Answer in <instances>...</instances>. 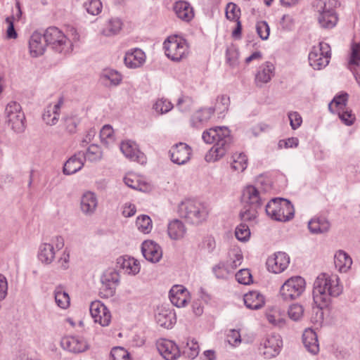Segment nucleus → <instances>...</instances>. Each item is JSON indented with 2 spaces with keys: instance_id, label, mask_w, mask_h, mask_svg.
Returning a JSON list of instances; mask_svg holds the SVG:
<instances>
[{
  "instance_id": "nucleus-1",
  "label": "nucleus",
  "mask_w": 360,
  "mask_h": 360,
  "mask_svg": "<svg viewBox=\"0 0 360 360\" xmlns=\"http://www.w3.org/2000/svg\"><path fill=\"white\" fill-rule=\"evenodd\" d=\"M342 292V286L337 275L321 274L314 283L313 299L320 309L327 307L332 297H337Z\"/></svg>"
},
{
  "instance_id": "nucleus-2",
  "label": "nucleus",
  "mask_w": 360,
  "mask_h": 360,
  "mask_svg": "<svg viewBox=\"0 0 360 360\" xmlns=\"http://www.w3.org/2000/svg\"><path fill=\"white\" fill-rule=\"evenodd\" d=\"M202 138L207 143H214L205 155L207 162H215L224 157L233 143L231 131L226 127L210 128L202 133Z\"/></svg>"
},
{
  "instance_id": "nucleus-3",
  "label": "nucleus",
  "mask_w": 360,
  "mask_h": 360,
  "mask_svg": "<svg viewBox=\"0 0 360 360\" xmlns=\"http://www.w3.org/2000/svg\"><path fill=\"white\" fill-rule=\"evenodd\" d=\"M340 3L337 0H315L312 8L315 13L319 26L326 30L335 27L339 20L337 8Z\"/></svg>"
},
{
  "instance_id": "nucleus-4",
  "label": "nucleus",
  "mask_w": 360,
  "mask_h": 360,
  "mask_svg": "<svg viewBox=\"0 0 360 360\" xmlns=\"http://www.w3.org/2000/svg\"><path fill=\"white\" fill-rule=\"evenodd\" d=\"M178 212L188 223L196 226L205 221L209 214L205 204L193 200L182 202L179 205Z\"/></svg>"
},
{
  "instance_id": "nucleus-5",
  "label": "nucleus",
  "mask_w": 360,
  "mask_h": 360,
  "mask_svg": "<svg viewBox=\"0 0 360 360\" xmlns=\"http://www.w3.org/2000/svg\"><path fill=\"white\" fill-rule=\"evenodd\" d=\"M265 211L272 219L288 221L295 214V209L290 200L285 198H273L266 205Z\"/></svg>"
},
{
  "instance_id": "nucleus-6",
  "label": "nucleus",
  "mask_w": 360,
  "mask_h": 360,
  "mask_svg": "<svg viewBox=\"0 0 360 360\" xmlns=\"http://www.w3.org/2000/svg\"><path fill=\"white\" fill-rule=\"evenodd\" d=\"M43 34L46 45L54 51L65 55L72 51V41L58 27H49Z\"/></svg>"
},
{
  "instance_id": "nucleus-7",
  "label": "nucleus",
  "mask_w": 360,
  "mask_h": 360,
  "mask_svg": "<svg viewBox=\"0 0 360 360\" xmlns=\"http://www.w3.org/2000/svg\"><path fill=\"white\" fill-rule=\"evenodd\" d=\"M165 55L173 61L179 62L188 53L186 41L176 36L169 37L164 42Z\"/></svg>"
},
{
  "instance_id": "nucleus-8",
  "label": "nucleus",
  "mask_w": 360,
  "mask_h": 360,
  "mask_svg": "<svg viewBox=\"0 0 360 360\" xmlns=\"http://www.w3.org/2000/svg\"><path fill=\"white\" fill-rule=\"evenodd\" d=\"M306 287L305 280L301 276H292L288 278L280 288V295L285 301H291L299 298Z\"/></svg>"
},
{
  "instance_id": "nucleus-9",
  "label": "nucleus",
  "mask_w": 360,
  "mask_h": 360,
  "mask_svg": "<svg viewBox=\"0 0 360 360\" xmlns=\"http://www.w3.org/2000/svg\"><path fill=\"white\" fill-rule=\"evenodd\" d=\"M283 341L279 335L272 334L264 338L258 347L259 354L266 359L276 357L281 352Z\"/></svg>"
},
{
  "instance_id": "nucleus-10",
  "label": "nucleus",
  "mask_w": 360,
  "mask_h": 360,
  "mask_svg": "<svg viewBox=\"0 0 360 360\" xmlns=\"http://www.w3.org/2000/svg\"><path fill=\"white\" fill-rule=\"evenodd\" d=\"M330 56V46L320 42L319 47H314L309 54V64L314 70H321L328 65Z\"/></svg>"
},
{
  "instance_id": "nucleus-11",
  "label": "nucleus",
  "mask_w": 360,
  "mask_h": 360,
  "mask_svg": "<svg viewBox=\"0 0 360 360\" xmlns=\"http://www.w3.org/2000/svg\"><path fill=\"white\" fill-rule=\"evenodd\" d=\"M90 313L95 323L101 326H108L111 321V314L107 307L101 301L96 300L91 303Z\"/></svg>"
},
{
  "instance_id": "nucleus-12",
  "label": "nucleus",
  "mask_w": 360,
  "mask_h": 360,
  "mask_svg": "<svg viewBox=\"0 0 360 360\" xmlns=\"http://www.w3.org/2000/svg\"><path fill=\"white\" fill-rule=\"evenodd\" d=\"M289 263V256L285 252H278L267 259L266 266L269 271L279 274L288 266Z\"/></svg>"
},
{
  "instance_id": "nucleus-13",
  "label": "nucleus",
  "mask_w": 360,
  "mask_h": 360,
  "mask_svg": "<svg viewBox=\"0 0 360 360\" xmlns=\"http://www.w3.org/2000/svg\"><path fill=\"white\" fill-rule=\"evenodd\" d=\"M171 160L177 165H184L191 158V148L185 143H178L169 150Z\"/></svg>"
},
{
  "instance_id": "nucleus-14",
  "label": "nucleus",
  "mask_w": 360,
  "mask_h": 360,
  "mask_svg": "<svg viewBox=\"0 0 360 360\" xmlns=\"http://www.w3.org/2000/svg\"><path fill=\"white\" fill-rule=\"evenodd\" d=\"M157 348L166 360H176L180 356V349L172 340L163 339L158 341Z\"/></svg>"
},
{
  "instance_id": "nucleus-15",
  "label": "nucleus",
  "mask_w": 360,
  "mask_h": 360,
  "mask_svg": "<svg viewBox=\"0 0 360 360\" xmlns=\"http://www.w3.org/2000/svg\"><path fill=\"white\" fill-rule=\"evenodd\" d=\"M141 252L145 259L152 263H156L162 257L160 246L153 240H145L141 245Z\"/></svg>"
},
{
  "instance_id": "nucleus-16",
  "label": "nucleus",
  "mask_w": 360,
  "mask_h": 360,
  "mask_svg": "<svg viewBox=\"0 0 360 360\" xmlns=\"http://www.w3.org/2000/svg\"><path fill=\"white\" fill-rule=\"evenodd\" d=\"M60 345L64 349L73 353L83 352L88 348V345L83 338L75 336L63 338Z\"/></svg>"
},
{
  "instance_id": "nucleus-17",
  "label": "nucleus",
  "mask_w": 360,
  "mask_h": 360,
  "mask_svg": "<svg viewBox=\"0 0 360 360\" xmlns=\"http://www.w3.org/2000/svg\"><path fill=\"white\" fill-rule=\"evenodd\" d=\"M189 292L183 285H174L169 290V300L177 307H184L188 300Z\"/></svg>"
},
{
  "instance_id": "nucleus-18",
  "label": "nucleus",
  "mask_w": 360,
  "mask_h": 360,
  "mask_svg": "<svg viewBox=\"0 0 360 360\" xmlns=\"http://www.w3.org/2000/svg\"><path fill=\"white\" fill-rule=\"evenodd\" d=\"M46 42L44 39V34L39 32H34L31 35L29 40V49L30 55L32 57H37L44 54Z\"/></svg>"
},
{
  "instance_id": "nucleus-19",
  "label": "nucleus",
  "mask_w": 360,
  "mask_h": 360,
  "mask_svg": "<svg viewBox=\"0 0 360 360\" xmlns=\"http://www.w3.org/2000/svg\"><path fill=\"white\" fill-rule=\"evenodd\" d=\"M120 150L126 158L132 161H136L141 164L146 162L144 154L141 152L134 142L123 141L120 145Z\"/></svg>"
},
{
  "instance_id": "nucleus-20",
  "label": "nucleus",
  "mask_w": 360,
  "mask_h": 360,
  "mask_svg": "<svg viewBox=\"0 0 360 360\" xmlns=\"http://www.w3.org/2000/svg\"><path fill=\"white\" fill-rule=\"evenodd\" d=\"M242 202L244 205L259 208L262 204L260 193L254 186H248L243 190Z\"/></svg>"
},
{
  "instance_id": "nucleus-21",
  "label": "nucleus",
  "mask_w": 360,
  "mask_h": 360,
  "mask_svg": "<svg viewBox=\"0 0 360 360\" xmlns=\"http://www.w3.org/2000/svg\"><path fill=\"white\" fill-rule=\"evenodd\" d=\"M116 267L127 274L135 275L140 271L138 261L133 257H127L126 256L117 259Z\"/></svg>"
},
{
  "instance_id": "nucleus-22",
  "label": "nucleus",
  "mask_w": 360,
  "mask_h": 360,
  "mask_svg": "<svg viewBox=\"0 0 360 360\" xmlns=\"http://www.w3.org/2000/svg\"><path fill=\"white\" fill-rule=\"evenodd\" d=\"M84 164V152L79 151L66 161L63 167V173L66 175L75 174L82 168Z\"/></svg>"
},
{
  "instance_id": "nucleus-23",
  "label": "nucleus",
  "mask_w": 360,
  "mask_h": 360,
  "mask_svg": "<svg viewBox=\"0 0 360 360\" xmlns=\"http://www.w3.org/2000/svg\"><path fill=\"white\" fill-rule=\"evenodd\" d=\"M63 99L60 98L55 105H49L42 115L43 120L49 125H54L58 121L60 110L63 105Z\"/></svg>"
},
{
  "instance_id": "nucleus-24",
  "label": "nucleus",
  "mask_w": 360,
  "mask_h": 360,
  "mask_svg": "<svg viewBox=\"0 0 360 360\" xmlns=\"http://www.w3.org/2000/svg\"><path fill=\"white\" fill-rule=\"evenodd\" d=\"M98 205L97 198L94 193L87 191L81 198L80 207L82 212L86 215L94 214Z\"/></svg>"
},
{
  "instance_id": "nucleus-25",
  "label": "nucleus",
  "mask_w": 360,
  "mask_h": 360,
  "mask_svg": "<svg viewBox=\"0 0 360 360\" xmlns=\"http://www.w3.org/2000/svg\"><path fill=\"white\" fill-rule=\"evenodd\" d=\"M302 342L309 352L315 355L319 351L316 333L311 328L306 329L302 335Z\"/></svg>"
},
{
  "instance_id": "nucleus-26",
  "label": "nucleus",
  "mask_w": 360,
  "mask_h": 360,
  "mask_svg": "<svg viewBox=\"0 0 360 360\" xmlns=\"http://www.w3.org/2000/svg\"><path fill=\"white\" fill-rule=\"evenodd\" d=\"M145 61V53L139 49L128 51L124 58V64L129 68H137Z\"/></svg>"
},
{
  "instance_id": "nucleus-27",
  "label": "nucleus",
  "mask_w": 360,
  "mask_h": 360,
  "mask_svg": "<svg viewBox=\"0 0 360 360\" xmlns=\"http://www.w3.org/2000/svg\"><path fill=\"white\" fill-rule=\"evenodd\" d=\"M274 66L270 62H266L259 66L255 75L257 86H261L263 84L269 82L274 75Z\"/></svg>"
},
{
  "instance_id": "nucleus-28",
  "label": "nucleus",
  "mask_w": 360,
  "mask_h": 360,
  "mask_svg": "<svg viewBox=\"0 0 360 360\" xmlns=\"http://www.w3.org/2000/svg\"><path fill=\"white\" fill-rule=\"evenodd\" d=\"M174 11L179 18L186 22L191 21L194 17L193 9L186 1H176L174 6Z\"/></svg>"
},
{
  "instance_id": "nucleus-29",
  "label": "nucleus",
  "mask_w": 360,
  "mask_h": 360,
  "mask_svg": "<svg viewBox=\"0 0 360 360\" xmlns=\"http://www.w3.org/2000/svg\"><path fill=\"white\" fill-rule=\"evenodd\" d=\"M243 300L246 307L250 309H259L264 304L263 295L257 291H250L245 294Z\"/></svg>"
},
{
  "instance_id": "nucleus-30",
  "label": "nucleus",
  "mask_w": 360,
  "mask_h": 360,
  "mask_svg": "<svg viewBox=\"0 0 360 360\" xmlns=\"http://www.w3.org/2000/svg\"><path fill=\"white\" fill-rule=\"evenodd\" d=\"M330 223L324 217H315L308 223L309 231L314 234L326 233L330 229Z\"/></svg>"
},
{
  "instance_id": "nucleus-31",
  "label": "nucleus",
  "mask_w": 360,
  "mask_h": 360,
  "mask_svg": "<svg viewBox=\"0 0 360 360\" xmlns=\"http://www.w3.org/2000/svg\"><path fill=\"white\" fill-rule=\"evenodd\" d=\"M54 247L51 243H42L39 248L38 258L45 264H51L55 258Z\"/></svg>"
},
{
  "instance_id": "nucleus-32",
  "label": "nucleus",
  "mask_w": 360,
  "mask_h": 360,
  "mask_svg": "<svg viewBox=\"0 0 360 360\" xmlns=\"http://www.w3.org/2000/svg\"><path fill=\"white\" fill-rule=\"evenodd\" d=\"M335 266L340 272H346L352 264V258L343 250H339L334 257Z\"/></svg>"
},
{
  "instance_id": "nucleus-33",
  "label": "nucleus",
  "mask_w": 360,
  "mask_h": 360,
  "mask_svg": "<svg viewBox=\"0 0 360 360\" xmlns=\"http://www.w3.org/2000/svg\"><path fill=\"white\" fill-rule=\"evenodd\" d=\"M7 122L11 128L16 133H21L25 129V117L23 112H18V114H13L6 117Z\"/></svg>"
},
{
  "instance_id": "nucleus-34",
  "label": "nucleus",
  "mask_w": 360,
  "mask_h": 360,
  "mask_svg": "<svg viewBox=\"0 0 360 360\" xmlns=\"http://www.w3.org/2000/svg\"><path fill=\"white\" fill-rule=\"evenodd\" d=\"M167 232L170 238L179 240L184 236L186 232V228L181 221L174 219L169 223Z\"/></svg>"
},
{
  "instance_id": "nucleus-35",
  "label": "nucleus",
  "mask_w": 360,
  "mask_h": 360,
  "mask_svg": "<svg viewBox=\"0 0 360 360\" xmlns=\"http://www.w3.org/2000/svg\"><path fill=\"white\" fill-rule=\"evenodd\" d=\"M158 324L165 328H171L176 322L175 314L172 311L161 310L156 316Z\"/></svg>"
},
{
  "instance_id": "nucleus-36",
  "label": "nucleus",
  "mask_w": 360,
  "mask_h": 360,
  "mask_svg": "<svg viewBox=\"0 0 360 360\" xmlns=\"http://www.w3.org/2000/svg\"><path fill=\"white\" fill-rule=\"evenodd\" d=\"M122 25V23L119 18H112L103 30L102 34L106 37L115 35L120 31Z\"/></svg>"
},
{
  "instance_id": "nucleus-37",
  "label": "nucleus",
  "mask_w": 360,
  "mask_h": 360,
  "mask_svg": "<svg viewBox=\"0 0 360 360\" xmlns=\"http://www.w3.org/2000/svg\"><path fill=\"white\" fill-rule=\"evenodd\" d=\"M232 158L231 168L233 170L242 172L246 169L248 158L244 153H236L233 155Z\"/></svg>"
},
{
  "instance_id": "nucleus-38",
  "label": "nucleus",
  "mask_w": 360,
  "mask_h": 360,
  "mask_svg": "<svg viewBox=\"0 0 360 360\" xmlns=\"http://www.w3.org/2000/svg\"><path fill=\"white\" fill-rule=\"evenodd\" d=\"M102 150L101 148L96 144H91L87 148L86 153L84 152V161L88 160L90 162H96L102 158Z\"/></svg>"
},
{
  "instance_id": "nucleus-39",
  "label": "nucleus",
  "mask_w": 360,
  "mask_h": 360,
  "mask_svg": "<svg viewBox=\"0 0 360 360\" xmlns=\"http://www.w3.org/2000/svg\"><path fill=\"white\" fill-rule=\"evenodd\" d=\"M136 226L140 231L148 233L152 229V220L148 215H141L136 219Z\"/></svg>"
},
{
  "instance_id": "nucleus-40",
  "label": "nucleus",
  "mask_w": 360,
  "mask_h": 360,
  "mask_svg": "<svg viewBox=\"0 0 360 360\" xmlns=\"http://www.w3.org/2000/svg\"><path fill=\"white\" fill-rule=\"evenodd\" d=\"M55 300L57 305L62 309H66L70 304L69 295L61 287L55 290Z\"/></svg>"
},
{
  "instance_id": "nucleus-41",
  "label": "nucleus",
  "mask_w": 360,
  "mask_h": 360,
  "mask_svg": "<svg viewBox=\"0 0 360 360\" xmlns=\"http://www.w3.org/2000/svg\"><path fill=\"white\" fill-rule=\"evenodd\" d=\"M348 99V94L347 93H342L340 95L335 96L332 101L328 104V109L331 112H334L333 108L335 105L339 110H343L347 105Z\"/></svg>"
},
{
  "instance_id": "nucleus-42",
  "label": "nucleus",
  "mask_w": 360,
  "mask_h": 360,
  "mask_svg": "<svg viewBox=\"0 0 360 360\" xmlns=\"http://www.w3.org/2000/svg\"><path fill=\"white\" fill-rule=\"evenodd\" d=\"M102 78L110 82V84L117 86L122 81V75L116 70H105L102 73Z\"/></svg>"
},
{
  "instance_id": "nucleus-43",
  "label": "nucleus",
  "mask_w": 360,
  "mask_h": 360,
  "mask_svg": "<svg viewBox=\"0 0 360 360\" xmlns=\"http://www.w3.org/2000/svg\"><path fill=\"white\" fill-rule=\"evenodd\" d=\"M257 209L254 207L244 205L243 209L240 212V218L242 221H252L256 218Z\"/></svg>"
},
{
  "instance_id": "nucleus-44",
  "label": "nucleus",
  "mask_w": 360,
  "mask_h": 360,
  "mask_svg": "<svg viewBox=\"0 0 360 360\" xmlns=\"http://www.w3.org/2000/svg\"><path fill=\"white\" fill-rule=\"evenodd\" d=\"M235 236L240 241H247L250 236L249 226L242 222L236 228Z\"/></svg>"
},
{
  "instance_id": "nucleus-45",
  "label": "nucleus",
  "mask_w": 360,
  "mask_h": 360,
  "mask_svg": "<svg viewBox=\"0 0 360 360\" xmlns=\"http://www.w3.org/2000/svg\"><path fill=\"white\" fill-rule=\"evenodd\" d=\"M101 283H108L118 285L120 281V274L114 269L106 270L101 276Z\"/></svg>"
},
{
  "instance_id": "nucleus-46",
  "label": "nucleus",
  "mask_w": 360,
  "mask_h": 360,
  "mask_svg": "<svg viewBox=\"0 0 360 360\" xmlns=\"http://www.w3.org/2000/svg\"><path fill=\"white\" fill-rule=\"evenodd\" d=\"M84 7L87 13L96 15L101 12L102 4L100 0H89L84 3Z\"/></svg>"
},
{
  "instance_id": "nucleus-47",
  "label": "nucleus",
  "mask_w": 360,
  "mask_h": 360,
  "mask_svg": "<svg viewBox=\"0 0 360 360\" xmlns=\"http://www.w3.org/2000/svg\"><path fill=\"white\" fill-rule=\"evenodd\" d=\"M214 111L215 109L212 107L201 109L195 114L193 120H196L200 123L207 122Z\"/></svg>"
},
{
  "instance_id": "nucleus-48",
  "label": "nucleus",
  "mask_w": 360,
  "mask_h": 360,
  "mask_svg": "<svg viewBox=\"0 0 360 360\" xmlns=\"http://www.w3.org/2000/svg\"><path fill=\"white\" fill-rule=\"evenodd\" d=\"M79 118L75 115H71L64 118V123L67 131L70 133H75L77 124L79 123Z\"/></svg>"
},
{
  "instance_id": "nucleus-49",
  "label": "nucleus",
  "mask_w": 360,
  "mask_h": 360,
  "mask_svg": "<svg viewBox=\"0 0 360 360\" xmlns=\"http://www.w3.org/2000/svg\"><path fill=\"white\" fill-rule=\"evenodd\" d=\"M113 129L110 125H105L101 129L100 138L101 141L106 145H109L113 141Z\"/></svg>"
},
{
  "instance_id": "nucleus-50",
  "label": "nucleus",
  "mask_w": 360,
  "mask_h": 360,
  "mask_svg": "<svg viewBox=\"0 0 360 360\" xmlns=\"http://www.w3.org/2000/svg\"><path fill=\"white\" fill-rule=\"evenodd\" d=\"M240 12L236 4L229 3L226 8V17L228 20L238 21L240 18Z\"/></svg>"
},
{
  "instance_id": "nucleus-51",
  "label": "nucleus",
  "mask_w": 360,
  "mask_h": 360,
  "mask_svg": "<svg viewBox=\"0 0 360 360\" xmlns=\"http://www.w3.org/2000/svg\"><path fill=\"white\" fill-rule=\"evenodd\" d=\"M288 316L293 321H299L303 316L304 308L302 305L294 304L290 306Z\"/></svg>"
},
{
  "instance_id": "nucleus-52",
  "label": "nucleus",
  "mask_w": 360,
  "mask_h": 360,
  "mask_svg": "<svg viewBox=\"0 0 360 360\" xmlns=\"http://www.w3.org/2000/svg\"><path fill=\"white\" fill-rule=\"evenodd\" d=\"M172 108V103L165 98L158 100L154 105L155 110L157 112H160L161 114L169 112Z\"/></svg>"
},
{
  "instance_id": "nucleus-53",
  "label": "nucleus",
  "mask_w": 360,
  "mask_h": 360,
  "mask_svg": "<svg viewBox=\"0 0 360 360\" xmlns=\"http://www.w3.org/2000/svg\"><path fill=\"white\" fill-rule=\"evenodd\" d=\"M112 360H129V354L123 347H117L112 348L110 352Z\"/></svg>"
},
{
  "instance_id": "nucleus-54",
  "label": "nucleus",
  "mask_w": 360,
  "mask_h": 360,
  "mask_svg": "<svg viewBox=\"0 0 360 360\" xmlns=\"http://www.w3.org/2000/svg\"><path fill=\"white\" fill-rule=\"evenodd\" d=\"M236 279L239 283L248 285L252 282V275L247 269H240L236 274Z\"/></svg>"
},
{
  "instance_id": "nucleus-55",
  "label": "nucleus",
  "mask_w": 360,
  "mask_h": 360,
  "mask_svg": "<svg viewBox=\"0 0 360 360\" xmlns=\"http://www.w3.org/2000/svg\"><path fill=\"white\" fill-rule=\"evenodd\" d=\"M229 104V97L225 95H221L217 97L215 107L214 108L215 110H219V113L221 114L228 110Z\"/></svg>"
},
{
  "instance_id": "nucleus-56",
  "label": "nucleus",
  "mask_w": 360,
  "mask_h": 360,
  "mask_svg": "<svg viewBox=\"0 0 360 360\" xmlns=\"http://www.w3.org/2000/svg\"><path fill=\"white\" fill-rule=\"evenodd\" d=\"M339 110L338 114L341 121L347 126H351L355 121V115L352 113V110Z\"/></svg>"
},
{
  "instance_id": "nucleus-57",
  "label": "nucleus",
  "mask_w": 360,
  "mask_h": 360,
  "mask_svg": "<svg viewBox=\"0 0 360 360\" xmlns=\"http://www.w3.org/2000/svg\"><path fill=\"white\" fill-rule=\"evenodd\" d=\"M257 34L262 40H266L269 38L270 29L266 21L257 22L256 25Z\"/></svg>"
},
{
  "instance_id": "nucleus-58",
  "label": "nucleus",
  "mask_w": 360,
  "mask_h": 360,
  "mask_svg": "<svg viewBox=\"0 0 360 360\" xmlns=\"http://www.w3.org/2000/svg\"><path fill=\"white\" fill-rule=\"evenodd\" d=\"M184 353L188 358L193 359L198 355L199 345L196 342H194L193 340L191 342H187Z\"/></svg>"
},
{
  "instance_id": "nucleus-59",
  "label": "nucleus",
  "mask_w": 360,
  "mask_h": 360,
  "mask_svg": "<svg viewBox=\"0 0 360 360\" xmlns=\"http://www.w3.org/2000/svg\"><path fill=\"white\" fill-rule=\"evenodd\" d=\"M360 64V45L354 44L352 46L349 65L358 66Z\"/></svg>"
},
{
  "instance_id": "nucleus-60",
  "label": "nucleus",
  "mask_w": 360,
  "mask_h": 360,
  "mask_svg": "<svg viewBox=\"0 0 360 360\" xmlns=\"http://www.w3.org/2000/svg\"><path fill=\"white\" fill-rule=\"evenodd\" d=\"M228 342L232 346H237L241 342L240 331L236 329H231L226 335Z\"/></svg>"
},
{
  "instance_id": "nucleus-61",
  "label": "nucleus",
  "mask_w": 360,
  "mask_h": 360,
  "mask_svg": "<svg viewBox=\"0 0 360 360\" xmlns=\"http://www.w3.org/2000/svg\"><path fill=\"white\" fill-rule=\"evenodd\" d=\"M101 293L106 297H112L116 290L117 285L115 284L108 283H101Z\"/></svg>"
},
{
  "instance_id": "nucleus-62",
  "label": "nucleus",
  "mask_w": 360,
  "mask_h": 360,
  "mask_svg": "<svg viewBox=\"0 0 360 360\" xmlns=\"http://www.w3.org/2000/svg\"><path fill=\"white\" fill-rule=\"evenodd\" d=\"M6 22L8 24V28L6 30V37L8 39H16L18 37V34L14 27L13 16L7 17L6 18Z\"/></svg>"
},
{
  "instance_id": "nucleus-63",
  "label": "nucleus",
  "mask_w": 360,
  "mask_h": 360,
  "mask_svg": "<svg viewBox=\"0 0 360 360\" xmlns=\"http://www.w3.org/2000/svg\"><path fill=\"white\" fill-rule=\"evenodd\" d=\"M290 124L292 129H297L301 126L302 119L300 115L297 112H291L288 114Z\"/></svg>"
},
{
  "instance_id": "nucleus-64",
  "label": "nucleus",
  "mask_w": 360,
  "mask_h": 360,
  "mask_svg": "<svg viewBox=\"0 0 360 360\" xmlns=\"http://www.w3.org/2000/svg\"><path fill=\"white\" fill-rule=\"evenodd\" d=\"M18 112H22L21 110V106L19 103L15 101H12L7 104L5 109L6 117L12 115L13 114H18Z\"/></svg>"
}]
</instances>
